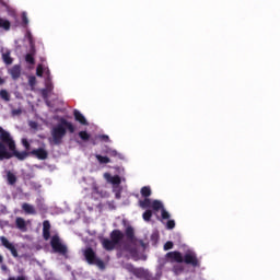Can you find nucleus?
<instances>
[{"label": "nucleus", "instance_id": "nucleus-1", "mask_svg": "<svg viewBox=\"0 0 280 280\" xmlns=\"http://www.w3.org/2000/svg\"><path fill=\"white\" fill-rule=\"evenodd\" d=\"M30 156H35L39 161H45L49 153L43 148L34 149L31 152L16 150V142L9 131L0 127V161H10V159H18V161H25Z\"/></svg>", "mask_w": 280, "mask_h": 280}, {"label": "nucleus", "instance_id": "nucleus-2", "mask_svg": "<svg viewBox=\"0 0 280 280\" xmlns=\"http://www.w3.org/2000/svg\"><path fill=\"white\" fill-rule=\"evenodd\" d=\"M110 238L103 237L101 238V244L104 250L110 253L115 250L117 246H122L124 250L127 253H132V247L130 244H137V236H135V228L128 225L124 232L121 230H113L109 234Z\"/></svg>", "mask_w": 280, "mask_h": 280}, {"label": "nucleus", "instance_id": "nucleus-3", "mask_svg": "<svg viewBox=\"0 0 280 280\" xmlns=\"http://www.w3.org/2000/svg\"><path fill=\"white\" fill-rule=\"evenodd\" d=\"M67 130L70 135H73L75 132V126L66 118H60L59 124L51 129L54 145L62 144V140L67 137Z\"/></svg>", "mask_w": 280, "mask_h": 280}, {"label": "nucleus", "instance_id": "nucleus-4", "mask_svg": "<svg viewBox=\"0 0 280 280\" xmlns=\"http://www.w3.org/2000/svg\"><path fill=\"white\" fill-rule=\"evenodd\" d=\"M83 255L85 257V261L90 266H97V268H100V270L106 269V265L104 264V260H102V258L97 257V254L95 253V250L92 249V247L85 248L83 252Z\"/></svg>", "mask_w": 280, "mask_h": 280}, {"label": "nucleus", "instance_id": "nucleus-5", "mask_svg": "<svg viewBox=\"0 0 280 280\" xmlns=\"http://www.w3.org/2000/svg\"><path fill=\"white\" fill-rule=\"evenodd\" d=\"M50 246L52 249V253H57L58 255H62V257H67L69 253V247L65 243H62V240L58 234H55L50 238Z\"/></svg>", "mask_w": 280, "mask_h": 280}, {"label": "nucleus", "instance_id": "nucleus-6", "mask_svg": "<svg viewBox=\"0 0 280 280\" xmlns=\"http://www.w3.org/2000/svg\"><path fill=\"white\" fill-rule=\"evenodd\" d=\"M183 264H186V266H191L192 268H200V259H198L196 252H187L183 256Z\"/></svg>", "mask_w": 280, "mask_h": 280}, {"label": "nucleus", "instance_id": "nucleus-7", "mask_svg": "<svg viewBox=\"0 0 280 280\" xmlns=\"http://www.w3.org/2000/svg\"><path fill=\"white\" fill-rule=\"evenodd\" d=\"M165 259L170 261V264H183V254L178 250L168 252L165 255Z\"/></svg>", "mask_w": 280, "mask_h": 280}, {"label": "nucleus", "instance_id": "nucleus-8", "mask_svg": "<svg viewBox=\"0 0 280 280\" xmlns=\"http://www.w3.org/2000/svg\"><path fill=\"white\" fill-rule=\"evenodd\" d=\"M0 242H1L2 246H4V248L10 250L12 257H19V252L16 250V247L14 246V244L10 243L8 237L0 236Z\"/></svg>", "mask_w": 280, "mask_h": 280}, {"label": "nucleus", "instance_id": "nucleus-9", "mask_svg": "<svg viewBox=\"0 0 280 280\" xmlns=\"http://www.w3.org/2000/svg\"><path fill=\"white\" fill-rule=\"evenodd\" d=\"M51 237V223H49L48 220H45L43 222V238L45 242H48V240Z\"/></svg>", "mask_w": 280, "mask_h": 280}, {"label": "nucleus", "instance_id": "nucleus-10", "mask_svg": "<svg viewBox=\"0 0 280 280\" xmlns=\"http://www.w3.org/2000/svg\"><path fill=\"white\" fill-rule=\"evenodd\" d=\"M73 116H74L75 121L81 124V126H89V121L86 120L84 115H82V113H80V110L74 109L73 110Z\"/></svg>", "mask_w": 280, "mask_h": 280}, {"label": "nucleus", "instance_id": "nucleus-11", "mask_svg": "<svg viewBox=\"0 0 280 280\" xmlns=\"http://www.w3.org/2000/svg\"><path fill=\"white\" fill-rule=\"evenodd\" d=\"M9 73L12 80H19L21 78V65H14L10 70Z\"/></svg>", "mask_w": 280, "mask_h": 280}, {"label": "nucleus", "instance_id": "nucleus-12", "mask_svg": "<svg viewBox=\"0 0 280 280\" xmlns=\"http://www.w3.org/2000/svg\"><path fill=\"white\" fill-rule=\"evenodd\" d=\"M22 209L24 211V213H27V215H36V208H34V206L25 202L22 205Z\"/></svg>", "mask_w": 280, "mask_h": 280}, {"label": "nucleus", "instance_id": "nucleus-13", "mask_svg": "<svg viewBox=\"0 0 280 280\" xmlns=\"http://www.w3.org/2000/svg\"><path fill=\"white\" fill-rule=\"evenodd\" d=\"M15 226L20 229V231H27V223H25V219L21 217L16 218Z\"/></svg>", "mask_w": 280, "mask_h": 280}, {"label": "nucleus", "instance_id": "nucleus-14", "mask_svg": "<svg viewBox=\"0 0 280 280\" xmlns=\"http://www.w3.org/2000/svg\"><path fill=\"white\" fill-rule=\"evenodd\" d=\"M132 275L133 277H137V279H145L148 273L145 272V269L136 267Z\"/></svg>", "mask_w": 280, "mask_h": 280}, {"label": "nucleus", "instance_id": "nucleus-15", "mask_svg": "<svg viewBox=\"0 0 280 280\" xmlns=\"http://www.w3.org/2000/svg\"><path fill=\"white\" fill-rule=\"evenodd\" d=\"M2 60L4 65H12V62H14V59L11 57L10 50H7L5 52L2 54Z\"/></svg>", "mask_w": 280, "mask_h": 280}, {"label": "nucleus", "instance_id": "nucleus-16", "mask_svg": "<svg viewBox=\"0 0 280 280\" xmlns=\"http://www.w3.org/2000/svg\"><path fill=\"white\" fill-rule=\"evenodd\" d=\"M139 205L141 207V209H150L152 208V199L150 198H144V200H140Z\"/></svg>", "mask_w": 280, "mask_h": 280}, {"label": "nucleus", "instance_id": "nucleus-17", "mask_svg": "<svg viewBox=\"0 0 280 280\" xmlns=\"http://www.w3.org/2000/svg\"><path fill=\"white\" fill-rule=\"evenodd\" d=\"M142 198H150L152 196V189L150 186H143L140 190Z\"/></svg>", "mask_w": 280, "mask_h": 280}, {"label": "nucleus", "instance_id": "nucleus-18", "mask_svg": "<svg viewBox=\"0 0 280 280\" xmlns=\"http://www.w3.org/2000/svg\"><path fill=\"white\" fill-rule=\"evenodd\" d=\"M11 24L8 20L0 18V28L10 32Z\"/></svg>", "mask_w": 280, "mask_h": 280}, {"label": "nucleus", "instance_id": "nucleus-19", "mask_svg": "<svg viewBox=\"0 0 280 280\" xmlns=\"http://www.w3.org/2000/svg\"><path fill=\"white\" fill-rule=\"evenodd\" d=\"M151 209H153V211H162L163 202H161L160 200H153L151 203Z\"/></svg>", "mask_w": 280, "mask_h": 280}, {"label": "nucleus", "instance_id": "nucleus-20", "mask_svg": "<svg viewBox=\"0 0 280 280\" xmlns=\"http://www.w3.org/2000/svg\"><path fill=\"white\" fill-rule=\"evenodd\" d=\"M7 180L10 185H16V175H14V173L12 172H8L7 173Z\"/></svg>", "mask_w": 280, "mask_h": 280}, {"label": "nucleus", "instance_id": "nucleus-21", "mask_svg": "<svg viewBox=\"0 0 280 280\" xmlns=\"http://www.w3.org/2000/svg\"><path fill=\"white\" fill-rule=\"evenodd\" d=\"M96 160L98 161V163L105 164V165L110 163V158L104 156V155H101V154H96Z\"/></svg>", "mask_w": 280, "mask_h": 280}, {"label": "nucleus", "instance_id": "nucleus-22", "mask_svg": "<svg viewBox=\"0 0 280 280\" xmlns=\"http://www.w3.org/2000/svg\"><path fill=\"white\" fill-rule=\"evenodd\" d=\"M22 145H23L25 152H32V151H30V150H32V144H30V141L27 140V138L22 139Z\"/></svg>", "mask_w": 280, "mask_h": 280}, {"label": "nucleus", "instance_id": "nucleus-23", "mask_svg": "<svg viewBox=\"0 0 280 280\" xmlns=\"http://www.w3.org/2000/svg\"><path fill=\"white\" fill-rule=\"evenodd\" d=\"M79 137H80L81 141H89L91 139V133H89L86 131H80Z\"/></svg>", "mask_w": 280, "mask_h": 280}, {"label": "nucleus", "instance_id": "nucleus-24", "mask_svg": "<svg viewBox=\"0 0 280 280\" xmlns=\"http://www.w3.org/2000/svg\"><path fill=\"white\" fill-rule=\"evenodd\" d=\"M144 222H150L152 220V210H145L142 214Z\"/></svg>", "mask_w": 280, "mask_h": 280}, {"label": "nucleus", "instance_id": "nucleus-25", "mask_svg": "<svg viewBox=\"0 0 280 280\" xmlns=\"http://www.w3.org/2000/svg\"><path fill=\"white\" fill-rule=\"evenodd\" d=\"M0 97L1 100H4V102H10V93H8L7 90L0 91Z\"/></svg>", "mask_w": 280, "mask_h": 280}, {"label": "nucleus", "instance_id": "nucleus-26", "mask_svg": "<svg viewBox=\"0 0 280 280\" xmlns=\"http://www.w3.org/2000/svg\"><path fill=\"white\" fill-rule=\"evenodd\" d=\"M136 268H137V267H135V265H132V264H126V265H125L126 271H127V272H130L131 275L135 273Z\"/></svg>", "mask_w": 280, "mask_h": 280}, {"label": "nucleus", "instance_id": "nucleus-27", "mask_svg": "<svg viewBox=\"0 0 280 280\" xmlns=\"http://www.w3.org/2000/svg\"><path fill=\"white\" fill-rule=\"evenodd\" d=\"M176 228V221H174V220H168L167 222H166V229L168 230V231H172L173 229H175Z\"/></svg>", "mask_w": 280, "mask_h": 280}, {"label": "nucleus", "instance_id": "nucleus-28", "mask_svg": "<svg viewBox=\"0 0 280 280\" xmlns=\"http://www.w3.org/2000/svg\"><path fill=\"white\" fill-rule=\"evenodd\" d=\"M22 25H23V27H27V25H30V20L27 19V13L22 14Z\"/></svg>", "mask_w": 280, "mask_h": 280}, {"label": "nucleus", "instance_id": "nucleus-29", "mask_svg": "<svg viewBox=\"0 0 280 280\" xmlns=\"http://www.w3.org/2000/svg\"><path fill=\"white\" fill-rule=\"evenodd\" d=\"M43 73H45V70L43 69V65H38L36 68V75L38 78H43Z\"/></svg>", "mask_w": 280, "mask_h": 280}, {"label": "nucleus", "instance_id": "nucleus-30", "mask_svg": "<svg viewBox=\"0 0 280 280\" xmlns=\"http://www.w3.org/2000/svg\"><path fill=\"white\" fill-rule=\"evenodd\" d=\"M161 215H162V220H170V218H171L170 212H167V210H165V208H162Z\"/></svg>", "mask_w": 280, "mask_h": 280}, {"label": "nucleus", "instance_id": "nucleus-31", "mask_svg": "<svg viewBox=\"0 0 280 280\" xmlns=\"http://www.w3.org/2000/svg\"><path fill=\"white\" fill-rule=\"evenodd\" d=\"M172 248H174V242L167 241V242L164 244V250H172Z\"/></svg>", "mask_w": 280, "mask_h": 280}, {"label": "nucleus", "instance_id": "nucleus-32", "mask_svg": "<svg viewBox=\"0 0 280 280\" xmlns=\"http://www.w3.org/2000/svg\"><path fill=\"white\" fill-rule=\"evenodd\" d=\"M26 62H28V65H34L35 60H34V56H32V54H27L25 57Z\"/></svg>", "mask_w": 280, "mask_h": 280}, {"label": "nucleus", "instance_id": "nucleus-33", "mask_svg": "<svg viewBox=\"0 0 280 280\" xmlns=\"http://www.w3.org/2000/svg\"><path fill=\"white\" fill-rule=\"evenodd\" d=\"M23 110L21 108H18V109H12L11 110V115L13 117H19V115H22Z\"/></svg>", "mask_w": 280, "mask_h": 280}, {"label": "nucleus", "instance_id": "nucleus-34", "mask_svg": "<svg viewBox=\"0 0 280 280\" xmlns=\"http://www.w3.org/2000/svg\"><path fill=\"white\" fill-rule=\"evenodd\" d=\"M28 85L32 88L36 86V77H28Z\"/></svg>", "mask_w": 280, "mask_h": 280}, {"label": "nucleus", "instance_id": "nucleus-35", "mask_svg": "<svg viewBox=\"0 0 280 280\" xmlns=\"http://www.w3.org/2000/svg\"><path fill=\"white\" fill-rule=\"evenodd\" d=\"M113 185H119L121 183V178L119 176H114L112 178Z\"/></svg>", "mask_w": 280, "mask_h": 280}, {"label": "nucleus", "instance_id": "nucleus-36", "mask_svg": "<svg viewBox=\"0 0 280 280\" xmlns=\"http://www.w3.org/2000/svg\"><path fill=\"white\" fill-rule=\"evenodd\" d=\"M25 276H19V277H9L8 280H26Z\"/></svg>", "mask_w": 280, "mask_h": 280}, {"label": "nucleus", "instance_id": "nucleus-37", "mask_svg": "<svg viewBox=\"0 0 280 280\" xmlns=\"http://www.w3.org/2000/svg\"><path fill=\"white\" fill-rule=\"evenodd\" d=\"M107 154H109V156H118L119 153L117 152V150H108Z\"/></svg>", "mask_w": 280, "mask_h": 280}, {"label": "nucleus", "instance_id": "nucleus-38", "mask_svg": "<svg viewBox=\"0 0 280 280\" xmlns=\"http://www.w3.org/2000/svg\"><path fill=\"white\" fill-rule=\"evenodd\" d=\"M92 189L95 194H100V187H97V185L94 184Z\"/></svg>", "mask_w": 280, "mask_h": 280}, {"label": "nucleus", "instance_id": "nucleus-39", "mask_svg": "<svg viewBox=\"0 0 280 280\" xmlns=\"http://www.w3.org/2000/svg\"><path fill=\"white\" fill-rule=\"evenodd\" d=\"M0 4H1L3 8H8V3L5 2V0H0Z\"/></svg>", "mask_w": 280, "mask_h": 280}, {"label": "nucleus", "instance_id": "nucleus-40", "mask_svg": "<svg viewBox=\"0 0 280 280\" xmlns=\"http://www.w3.org/2000/svg\"><path fill=\"white\" fill-rule=\"evenodd\" d=\"M101 138H102L104 141H108V136H106V135L101 136Z\"/></svg>", "mask_w": 280, "mask_h": 280}, {"label": "nucleus", "instance_id": "nucleus-41", "mask_svg": "<svg viewBox=\"0 0 280 280\" xmlns=\"http://www.w3.org/2000/svg\"><path fill=\"white\" fill-rule=\"evenodd\" d=\"M1 269H2V270H8V266L2 265V266H1Z\"/></svg>", "mask_w": 280, "mask_h": 280}, {"label": "nucleus", "instance_id": "nucleus-42", "mask_svg": "<svg viewBox=\"0 0 280 280\" xmlns=\"http://www.w3.org/2000/svg\"><path fill=\"white\" fill-rule=\"evenodd\" d=\"M5 81L0 77V86L3 84Z\"/></svg>", "mask_w": 280, "mask_h": 280}, {"label": "nucleus", "instance_id": "nucleus-43", "mask_svg": "<svg viewBox=\"0 0 280 280\" xmlns=\"http://www.w3.org/2000/svg\"><path fill=\"white\" fill-rule=\"evenodd\" d=\"M0 264H3V256L0 255Z\"/></svg>", "mask_w": 280, "mask_h": 280}, {"label": "nucleus", "instance_id": "nucleus-44", "mask_svg": "<svg viewBox=\"0 0 280 280\" xmlns=\"http://www.w3.org/2000/svg\"><path fill=\"white\" fill-rule=\"evenodd\" d=\"M46 73L49 75V73H50V72H49V70H47V72H46Z\"/></svg>", "mask_w": 280, "mask_h": 280}, {"label": "nucleus", "instance_id": "nucleus-45", "mask_svg": "<svg viewBox=\"0 0 280 280\" xmlns=\"http://www.w3.org/2000/svg\"><path fill=\"white\" fill-rule=\"evenodd\" d=\"M116 198H119V195H118V194L116 195Z\"/></svg>", "mask_w": 280, "mask_h": 280}]
</instances>
